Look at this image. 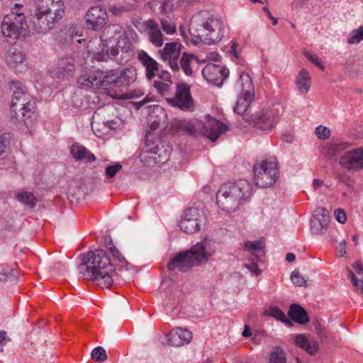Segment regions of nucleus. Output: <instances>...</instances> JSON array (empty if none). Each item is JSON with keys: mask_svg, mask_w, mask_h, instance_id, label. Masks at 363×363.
<instances>
[{"mask_svg": "<svg viewBox=\"0 0 363 363\" xmlns=\"http://www.w3.org/2000/svg\"><path fill=\"white\" fill-rule=\"evenodd\" d=\"M138 59L145 69V77L148 81H152L156 78L161 69L159 63L149 55L145 50H139Z\"/></svg>", "mask_w": 363, "mask_h": 363, "instance_id": "obj_23", "label": "nucleus"}, {"mask_svg": "<svg viewBox=\"0 0 363 363\" xmlns=\"http://www.w3.org/2000/svg\"><path fill=\"white\" fill-rule=\"evenodd\" d=\"M330 221L329 211L325 208H318L311 219V230L314 234H323Z\"/></svg>", "mask_w": 363, "mask_h": 363, "instance_id": "obj_22", "label": "nucleus"}, {"mask_svg": "<svg viewBox=\"0 0 363 363\" xmlns=\"http://www.w3.org/2000/svg\"><path fill=\"white\" fill-rule=\"evenodd\" d=\"M294 343L301 349L311 355L315 354L318 350V343L309 335L298 334L294 337Z\"/></svg>", "mask_w": 363, "mask_h": 363, "instance_id": "obj_26", "label": "nucleus"}, {"mask_svg": "<svg viewBox=\"0 0 363 363\" xmlns=\"http://www.w3.org/2000/svg\"><path fill=\"white\" fill-rule=\"evenodd\" d=\"M182 48H183L182 45L179 43H167L159 52L160 59L164 62H167L174 71L179 69L178 60L181 55Z\"/></svg>", "mask_w": 363, "mask_h": 363, "instance_id": "obj_18", "label": "nucleus"}, {"mask_svg": "<svg viewBox=\"0 0 363 363\" xmlns=\"http://www.w3.org/2000/svg\"><path fill=\"white\" fill-rule=\"evenodd\" d=\"M149 5L154 9H156L157 6H159L158 10L160 12L168 13L177 8L179 0H163L162 2L153 1L150 2Z\"/></svg>", "mask_w": 363, "mask_h": 363, "instance_id": "obj_31", "label": "nucleus"}, {"mask_svg": "<svg viewBox=\"0 0 363 363\" xmlns=\"http://www.w3.org/2000/svg\"><path fill=\"white\" fill-rule=\"evenodd\" d=\"M149 40L156 47H160L163 44V35L160 29L151 28L148 32Z\"/></svg>", "mask_w": 363, "mask_h": 363, "instance_id": "obj_38", "label": "nucleus"}, {"mask_svg": "<svg viewBox=\"0 0 363 363\" xmlns=\"http://www.w3.org/2000/svg\"><path fill=\"white\" fill-rule=\"evenodd\" d=\"M288 314L292 320L298 324L304 325L309 321L307 312L298 304H291Z\"/></svg>", "mask_w": 363, "mask_h": 363, "instance_id": "obj_29", "label": "nucleus"}, {"mask_svg": "<svg viewBox=\"0 0 363 363\" xmlns=\"http://www.w3.org/2000/svg\"><path fill=\"white\" fill-rule=\"evenodd\" d=\"M238 47V43L235 41V40H232L231 41V45H230V50L229 52L233 53V55L235 57H238V52L237 50V48Z\"/></svg>", "mask_w": 363, "mask_h": 363, "instance_id": "obj_61", "label": "nucleus"}, {"mask_svg": "<svg viewBox=\"0 0 363 363\" xmlns=\"http://www.w3.org/2000/svg\"><path fill=\"white\" fill-rule=\"evenodd\" d=\"M109 252L113 257L115 262H118V264L121 267H126L128 262L115 246H112L109 248Z\"/></svg>", "mask_w": 363, "mask_h": 363, "instance_id": "obj_44", "label": "nucleus"}, {"mask_svg": "<svg viewBox=\"0 0 363 363\" xmlns=\"http://www.w3.org/2000/svg\"><path fill=\"white\" fill-rule=\"evenodd\" d=\"M143 94H144L143 91L141 89H135L132 91L128 92L125 96H123L122 95H121L118 98V99H138V98L142 96Z\"/></svg>", "mask_w": 363, "mask_h": 363, "instance_id": "obj_54", "label": "nucleus"}, {"mask_svg": "<svg viewBox=\"0 0 363 363\" xmlns=\"http://www.w3.org/2000/svg\"><path fill=\"white\" fill-rule=\"evenodd\" d=\"M235 86L240 91V95L238 97L233 110L235 113L242 115L247 111L255 98L254 85L250 74L246 72H240Z\"/></svg>", "mask_w": 363, "mask_h": 363, "instance_id": "obj_12", "label": "nucleus"}, {"mask_svg": "<svg viewBox=\"0 0 363 363\" xmlns=\"http://www.w3.org/2000/svg\"><path fill=\"white\" fill-rule=\"evenodd\" d=\"M308 0H292L291 6L293 8H300L305 5Z\"/></svg>", "mask_w": 363, "mask_h": 363, "instance_id": "obj_62", "label": "nucleus"}, {"mask_svg": "<svg viewBox=\"0 0 363 363\" xmlns=\"http://www.w3.org/2000/svg\"><path fill=\"white\" fill-rule=\"evenodd\" d=\"M84 58L79 52L74 55L62 57L56 68V75L59 79H69L73 77L77 67L84 64Z\"/></svg>", "mask_w": 363, "mask_h": 363, "instance_id": "obj_15", "label": "nucleus"}, {"mask_svg": "<svg viewBox=\"0 0 363 363\" xmlns=\"http://www.w3.org/2000/svg\"><path fill=\"white\" fill-rule=\"evenodd\" d=\"M269 363H286L284 352L281 350H277L272 352Z\"/></svg>", "mask_w": 363, "mask_h": 363, "instance_id": "obj_45", "label": "nucleus"}, {"mask_svg": "<svg viewBox=\"0 0 363 363\" xmlns=\"http://www.w3.org/2000/svg\"><path fill=\"white\" fill-rule=\"evenodd\" d=\"M123 45L118 44L117 48L109 46L106 40L101 38L89 41L87 48L94 53V58L97 61L113 60L118 65L130 62L135 56L134 48L128 39L123 42Z\"/></svg>", "mask_w": 363, "mask_h": 363, "instance_id": "obj_6", "label": "nucleus"}, {"mask_svg": "<svg viewBox=\"0 0 363 363\" xmlns=\"http://www.w3.org/2000/svg\"><path fill=\"white\" fill-rule=\"evenodd\" d=\"M16 199L20 202L23 203L25 205L28 206L30 208H33L35 206V196L28 191H24L21 193H18L16 195Z\"/></svg>", "mask_w": 363, "mask_h": 363, "instance_id": "obj_37", "label": "nucleus"}, {"mask_svg": "<svg viewBox=\"0 0 363 363\" xmlns=\"http://www.w3.org/2000/svg\"><path fill=\"white\" fill-rule=\"evenodd\" d=\"M160 150V147L157 145H155L154 142H150L147 138V135L145 137V147L144 148V152L142 155L141 160H143L145 154L150 153L151 157L153 159L155 163H157L161 162V154L159 153Z\"/></svg>", "mask_w": 363, "mask_h": 363, "instance_id": "obj_32", "label": "nucleus"}, {"mask_svg": "<svg viewBox=\"0 0 363 363\" xmlns=\"http://www.w3.org/2000/svg\"><path fill=\"white\" fill-rule=\"evenodd\" d=\"M161 25L163 30L169 35L173 34L176 31V26L174 23H172L167 20L162 19L161 21Z\"/></svg>", "mask_w": 363, "mask_h": 363, "instance_id": "obj_50", "label": "nucleus"}, {"mask_svg": "<svg viewBox=\"0 0 363 363\" xmlns=\"http://www.w3.org/2000/svg\"><path fill=\"white\" fill-rule=\"evenodd\" d=\"M362 67L360 60L352 57L347 60L345 68L349 72L357 73L360 71Z\"/></svg>", "mask_w": 363, "mask_h": 363, "instance_id": "obj_42", "label": "nucleus"}, {"mask_svg": "<svg viewBox=\"0 0 363 363\" xmlns=\"http://www.w3.org/2000/svg\"><path fill=\"white\" fill-rule=\"evenodd\" d=\"M137 79V70L134 67L120 70H110L101 79V86L108 88L127 89Z\"/></svg>", "mask_w": 363, "mask_h": 363, "instance_id": "obj_10", "label": "nucleus"}, {"mask_svg": "<svg viewBox=\"0 0 363 363\" xmlns=\"http://www.w3.org/2000/svg\"><path fill=\"white\" fill-rule=\"evenodd\" d=\"M363 40V26H359L357 29L353 30L347 38V42L350 44L359 43Z\"/></svg>", "mask_w": 363, "mask_h": 363, "instance_id": "obj_41", "label": "nucleus"}, {"mask_svg": "<svg viewBox=\"0 0 363 363\" xmlns=\"http://www.w3.org/2000/svg\"><path fill=\"white\" fill-rule=\"evenodd\" d=\"M206 223V216L197 207H191L184 212L179 226L186 233H194L200 230Z\"/></svg>", "mask_w": 363, "mask_h": 363, "instance_id": "obj_13", "label": "nucleus"}, {"mask_svg": "<svg viewBox=\"0 0 363 363\" xmlns=\"http://www.w3.org/2000/svg\"><path fill=\"white\" fill-rule=\"evenodd\" d=\"M179 128L182 130L194 135L196 134V127L191 122L184 121L180 123Z\"/></svg>", "mask_w": 363, "mask_h": 363, "instance_id": "obj_52", "label": "nucleus"}, {"mask_svg": "<svg viewBox=\"0 0 363 363\" xmlns=\"http://www.w3.org/2000/svg\"><path fill=\"white\" fill-rule=\"evenodd\" d=\"M216 248L215 240L209 237H206L189 250L177 253L169 260L167 269L169 272L177 269L182 272H186L193 267L206 261L215 253Z\"/></svg>", "mask_w": 363, "mask_h": 363, "instance_id": "obj_3", "label": "nucleus"}, {"mask_svg": "<svg viewBox=\"0 0 363 363\" xmlns=\"http://www.w3.org/2000/svg\"><path fill=\"white\" fill-rule=\"evenodd\" d=\"M121 169V164L120 162H115L113 164L106 167V175L108 178H113Z\"/></svg>", "mask_w": 363, "mask_h": 363, "instance_id": "obj_48", "label": "nucleus"}, {"mask_svg": "<svg viewBox=\"0 0 363 363\" xmlns=\"http://www.w3.org/2000/svg\"><path fill=\"white\" fill-rule=\"evenodd\" d=\"M330 130L329 128L319 125L315 128V135L319 139L326 140L330 137Z\"/></svg>", "mask_w": 363, "mask_h": 363, "instance_id": "obj_49", "label": "nucleus"}, {"mask_svg": "<svg viewBox=\"0 0 363 363\" xmlns=\"http://www.w3.org/2000/svg\"><path fill=\"white\" fill-rule=\"evenodd\" d=\"M30 11L31 28L36 33L45 34L63 17L65 5L62 0H33Z\"/></svg>", "mask_w": 363, "mask_h": 363, "instance_id": "obj_2", "label": "nucleus"}, {"mask_svg": "<svg viewBox=\"0 0 363 363\" xmlns=\"http://www.w3.org/2000/svg\"><path fill=\"white\" fill-rule=\"evenodd\" d=\"M347 272H348V278L351 280L353 286L354 287H358L359 283L361 280L357 279L354 273L352 270L347 269Z\"/></svg>", "mask_w": 363, "mask_h": 363, "instance_id": "obj_59", "label": "nucleus"}, {"mask_svg": "<svg viewBox=\"0 0 363 363\" xmlns=\"http://www.w3.org/2000/svg\"><path fill=\"white\" fill-rule=\"evenodd\" d=\"M194 59L195 56L194 55L183 52L179 62H178L179 68L181 67L186 75H191L193 73L191 64Z\"/></svg>", "mask_w": 363, "mask_h": 363, "instance_id": "obj_34", "label": "nucleus"}, {"mask_svg": "<svg viewBox=\"0 0 363 363\" xmlns=\"http://www.w3.org/2000/svg\"><path fill=\"white\" fill-rule=\"evenodd\" d=\"M291 279L293 284L297 286H303L306 285V280L301 276L298 271H294L291 273Z\"/></svg>", "mask_w": 363, "mask_h": 363, "instance_id": "obj_51", "label": "nucleus"}, {"mask_svg": "<svg viewBox=\"0 0 363 363\" xmlns=\"http://www.w3.org/2000/svg\"><path fill=\"white\" fill-rule=\"evenodd\" d=\"M189 26L191 34L208 45L218 43L225 33L223 22L206 11H200L193 16Z\"/></svg>", "mask_w": 363, "mask_h": 363, "instance_id": "obj_4", "label": "nucleus"}, {"mask_svg": "<svg viewBox=\"0 0 363 363\" xmlns=\"http://www.w3.org/2000/svg\"><path fill=\"white\" fill-rule=\"evenodd\" d=\"M296 83L298 90L302 93H307L310 88V77L306 69H301L296 78Z\"/></svg>", "mask_w": 363, "mask_h": 363, "instance_id": "obj_33", "label": "nucleus"}, {"mask_svg": "<svg viewBox=\"0 0 363 363\" xmlns=\"http://www.w3.org/2000/svg\"><path fill=\"white\" fill-rule=\"evenodd\" d=\"M5 149L6 143L4 141L3 138L0 136V160H3L6 157Z\"/></svg>", "mask_w": 363, "mask_h": 363, "instance_id": "obj_60", "label": "nucleus"}, {"mask_svg": "<svg viewBox=\"0 0 363 363\" xmlns=\"http://www.w3.org/2000/svg\"><path fill=\"white\" fill-rule=\"evenodd\" d=\"M78 84L84 87H94L99 84L101 86V79L98 80L95 74L82 75L78 79Z\"/></svg>", "mask_w": 363, "mask_h": 363, "instance_id": "obj_35", "label": "nucleus"}, {"mask_svg": "<svg viewBox=\"0 0 363 363\" xmlns=\"http://www.w3.org/2000/svg\"><path fill=\"white\" fill-rule=\"evenodd\" d=\"M91 356L94 360L98 362H103L108 359L106 350L100 346L92 350Z\"/></svg>", "mask_w": 363, "mask_h": 363, "instance_id": "obj_43", "label": "nucleus"}, {"mask_svg": "<svg viewBox=\"0 0 363 363\" xmlns=\"http://www.w3.org/2000/svg\"><path fill=\"white\" fill-rule=\"evenodd\" d=\"M23 10V6L16 4L11 9V13L4 17L1 31L5 38L16 41L29 35V27Z\"/></svg>", "mask_w": 363, "mask_h": 363, "instance_id": "obj_7", "label": "nucleus"}, {"mask_svg": "<svg viewBox=\"0 0 363 363\" xmlns=\"http://www.w3.org/2000/svg\"><path fill=\"white\" fill-rule=\"evenodd\" d=\"M352 267L357 272V274H363V266L360 262H355L353 264Z\"/></svg>", "mask_w": 363, "mask_h": 363, "instance_id": "obj_64", "label": "nucleus"}, {"mask_svg": "<svg viewBox=\"0 0 363 363\" xmlns=\"http://www.w3.org/2000/svg\"><path fill=\"white\" fill-rule=\"evenodd\" d=\"M25 57L21 51L16 48H11L6 54V62L8 65L16 72H22L26 69L24 64Z\"/></svg>", "mask_w": 363, "mask_h": 363, "instance_id": "obj_25", "label": "nucleus"}, {"mask_svg": "<svg viewBox=\"0 0 363 363\" xmlns=\"http://www.w3.org/2000/svg\"><path fill=\"white\" fill-rule=\"evenodd\" d=\"M82 262L78 266L79 273L84 279L96 281L101 287L109 288L116 274L114 264L106 252L94 250L82 254Z\"/></svg>", "mask_w": 363, "mask_h": 363, "instance_id": "obj_1", "label": "nucleus"}, {"mask_svg": "<svg viewBox=\"0 0 363 363\" xmlns=\"http://www.w3.org/2000/svg\"><path fill=\"white\" fill-rule=\"evenodd\" d=\"M152 86L156 90L157 94L161 96L167 98L172 95V80L171 74L165 69H161L159 75L152 81Z\"/></svg>", "mask_w": 363, "mask_h": 363, "instance_id": "obj_21", "label": "nucleus"}, {"mask_svg": "<svg viewBox=\"0 0 363 363\" xmlns=\"http://www.w3.org/2000/svg\"><path fill=\"white\" fill-rule=\"evenodd\" d=\"M155 97L150 95H147L143 100L134 102V106L136 109H140L143 106L147 104L154 101Z\"/></svg>", "mask_w": 363, "mask_h": 363, "instance_id": "obj_53", "label": "nucleus"}, {"mask_svg": "<svg viewBox=\"0 0 363 363\" xmlns=\"http://www.w3.org/2000/svg\"><path fill=\"white\" fill-rule=\"evenodd\" d=\"M253 171L254 180L257 186L261 188L271 186L279 177L277 159L274 157L255 164Z\"/></svg>", "mask_w": 363, "mask_h": 363, "instance_id": "obj_11", "label": "nucleus"}, {"mask_svg": "<svg viewBox=\"0 0 363 363\" xmlns=\"http://www.w3.org/2000/svg\"><path fill=\"white\" fill-rule=\"evenodd\" d=\"M284 108L281 103H274L264 108L252 121V124L260 130L271 133L279 122Z\"/></svg>", "mask_w": 363, "mask_h": 363, "instance_id": "obj_9", "label": "nucleus"}, {"mask_svg": "<svg viewBox=\"0 0 363 363\" xmlns=\"http://www.w3.org/2000/svg\"><path fill=\"white\" fill-rule=\"evenodd\" d=\"M105 34L110 35V38L116 41L117 44H120L127 39L124 28L118 24L109 25L104 31V35Z\"/></svg>", "mask_w": 363, "mask_h": 363, "instance_id": "obj_30", "label": "nucleus"}, {"mask_svg": "<svg viewBox=\"0 0 363 363\" xmlns=\"http://www.w3.org/2000/svg\"><path fill=\"white\" fill-rule=\"evenodd\" d=\"M65 35L67 38H69V40L72 43H74V42L77 43L85 42L84 39L77 38H79L82 35L79 33L78 28L74 24H72L65 28Z\"/></svg>", "mask_w": 363, "mask_h": 363, "instance_id": "obj_36", "label": "nucleus"}, {"mask_svg": "<svg viewBox=\"0 0 363 363\" xmlns=\"http://www.w3.org/2000/svg\"><path fill=\"white\" fill-rule=\"evenodd\" d=\"M245 250L248 251L252 257H255V256H257L256 255L257 252L260 251L263 248V243L259 241H247L245 242Z\"/></svg>", "mask_w": 363, "mask_h": 363, "instance_id": "obj_39", "label": "nucleus"}, {"mask_svg": "<svg viewBox=\"0 0 363 363\" xmlns=\"http://www.w3.org/2000/svg\"><path fill=\"white\" fill-rule=\"evenodd\" d=\"M192 339L191 333L182 328L173 329L167 335V341L169 345L175 347H179L184 343H189Z\"/></svg>", "mask_w": 363, "mask_h": 363, "instance_id": "obj_24", "label": "nucleus"}, {"mask_svg": "<svg viewBox=\"0 0 363 363\" xmlns=\"http://www.w3.org/2000/svg\"><path fill=\"white\" fill-rule=\"evenodd\" d=\"M17 278H18L17 274H6V272H2V271L0 272V281H8V280H14V279H17Z\"/></svg>", "mask_w": 363, "mask_h": 363, "instance_id": "obj_58", "label": "nucleus"}, {"mask_svg": "<svg viewBox=\"0 0 363 363\" xmlns=\"http://www.w3.org/2000/svg\"><path fill=\"white\" fill-rule=\"evenodd\" d=\"M304 56L313 65L318 67L322 71L325 70V66L320 62L318 57L316 55H312L308 50H303Z\"/></svg>", "mask_w": 363, "mask_h": 363, "instance_id": "obj_47", "label": "nucleus"}, {"mask_svg": "<svg viewBox=\"0 0 363 363\" xmlns=\"http://www.w3.org/2000/svg\"><path fill=\"white\" fill-rule=\"evenodd\" d=\"M167 103L174 107H178L182 111H191L194 107V101L190 92V86L184 83L177 84L174 97L167 98Z\"/></svg>", "mask_w": 363, "mask_h": 363, "instance_id": "obj_16", "label": "nucleus"}, {"mask_svg": "<svg viewBox=\"0 0 363 363\" xmlns=\"http://www.w3.org/2000/svg\"><path fill=\"white\" fill-rule=\"evenodd\" d=\"M268 314L272 317L275 318L277 320H281L287 323L289 325H291V323L286 319V315L284 312L281 309H279L277 306L270 307L269 309Z\"/></svg>", "mask_w": 363, "mask_h": 363, "instance_id": "obj_40", "label": "nucleus"}, {"mask_svg": "<svg viewBox=\"0 0 363 363\" xmlns=\"http://www.w3.org/2000/svg\"><path fill=\"white\" fill-rule=\"evenodd\" d=\"M10 338L8 337L7 333L4 330H0V352L4 351L3 347L6 344L8 341H10Z\"/></svg>", "mask_w": 363, "mask_h": 363, "instance_id": "obj_56", "label": "nucleus"}, {"mask_svg": "<svg viewBox=\"0 0 363 363\" xmlns=\"http://www.w3.org/2000/svg\"><path fill=\"white\" fill-rule=\"evenodd\" d=\"M203 78L208 82L220 86L229 74V70L220 65L207 64L202 70Z\"/></svg>", "mask_w": 363, "mask_h": 363, "instance_id": "obj_19", "label": "nucleus"}, {"mask_svg": "<svg viewBox=\"0 0 363 363\" xmlns=\"http://www.w3.org/2000/svg\"><path fill=\"white\" fill-rule=\"evenodd\" d=\"M351 145L352 144L350 143L342 142L338 140L328 142L323 146L324 153L330 157H335L338 154H342L344 152L348 150Z\"/></svg>", "mask_w": 363, "mask_h": 363, "instance_id": "obj_28", "label": "nucleus"}, {"mask_svg": "<svg viewBox=\"0 0 363 363\" xmlns=\"http://www.w3.org/2000/svg\"><path fill=\"white\" fill-rule=\"evenodd\" d=\"M252 195V185L245 179L228 182L216 194V202L223 211H237Z\"/></svg>", "mask_w": 363, "mask_h": 363, "instance_id": "obj_5", "label": "nucleus"}, {"mask_svg": "<svg viewBox=\"0 0 363 363\" xmlns=\"http://www.w3.org/2000/svg\"><path fill=\"white\" fill-rule=\"evenodd\" d=\"M10 89L13 92L11 108L15 113L16 118L21 121L30 118L35 109V99L20 81H11Z\"/></svg>", "mask_w": 363, "mask_h": 363, "instance_id": "obj_8", "label": "nucleus"}, {"mask_svg": "<svg viewBox=\"0 0 363 363\" xmlns=\"http://www.w3.org/2000/svg\"><path fill=\"white\" fill-rule=\"evenodd\" d=\"M340 167L348 172L363 169V147L350 148L339 159Z\"/></svg>", "mask_w": 363, "mask_h": 363, "instance_id": "obj_14", "label": "nucleus"}, {"mask_svg": "<svg viewBox=\"0 0 363 363\" xmlns=\"http://www.w3.org/2000/svg\"><path fill=\"white\" fill-rule=\"evenodd\" d=\"M337 253L340 257H343L346 254V241L342 240L336 247Z\"/></svg>", "mask_w": 363, "mask_h": 363, "instance_id": "obj_57", "label": "nucleus"}, {"mask_svg": "<svg viewBox=\"0 0 363 363\" xmlns=\"http://www.w3.org/2000/svg\"><path fill=\"white\" fill-rule=\"evenodd\" d=\"M1 270L2 272H6V274H17L18 275V272L16 270L13 269H11L8 265H2Z\"/></svg>", "mask_w": 363, "mask_h": 363, "instance_id": "obj_63", "label": "nucleus"}, {"mask_svg": "<svg viewBox=\"0 0 363 363\" xmlns=\"http://www.w3.org/2000/svg\"><path fill=\"white\" fill-rule=\"evenodd\" d=\"M228 126L216 118L208 117L200 130V133L206 136L212 142H215L218 137L228 130Z\"/></svg>", "mask_w": 363, "mask_h": 363, "instance_id": "obj_20", "label": "nucleus"}, {"mask_svg": "<svg viewBox=\"0 0 363 363\" xmlns=\"http://www.w3.org/2000/svg\"><path fill=\"white\" fill-rule=\"evenodd\" d=\"M70 152L77 161L89 163L96 160L94 155L79 143H74L71 146Z\"/></svg>", "mask_w": 363, "mask_h": 363, "instance_id": "obj_27", "label": "nucleus"}, {"mask_svg": "<svg viewBox=\"0 0 363 363\" xmlns=\"http://www.w3.org/2000/svg\"><path fill=\"white\" fill-rule=\"evenodd\" d=\"M108 21V13L105 8L96 6L91 7L85 14V24L88 29L100 30Z\"/></svg>", "mask_w": 363, "mask_h": 363, "instance_id": "obj_17", "label": "nucleus"}, {"mask_svg": "<svg viewBox=\"0 0 363 363\" xmlns=\"http://www.w3.org/2000/svg\"><path fill=\"white\" fill-rule=\"evenodd\" d=\"M260 259L257 256H255V257H252L250 263L245 264V267L249 269L252 274L258 276L260 274L261 270L259 269L257 262Z\"/></svg>", "mask_w": 363, "mask_h": 363, "instance_id": "obj_46", "label": "nucleus"}, {"mask_svg": "<svg viewBox=\"0 0 363 363\" xmlns=\"http://www.w3.org/2000/svg\"><path fill=\"white\" fill-rule=\"evenodd\" d=\"M335 217L340 223H345L347 220L345 212L340 208H337L334 211Z\"/></svg>", "mask_w": 363, "mask_h": 363, "instance_id": "obj_55", "label": "nucleus"}]
</instances>
